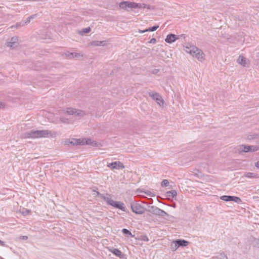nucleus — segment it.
I'll return each instance as SVG.
<instances>
[{"label":"nucleus","mask_w":259,"mask_h":259,"mask_svg":"<svg viewBox=\"0 0 259 259\" xmlns=\"http://www.w3.org/2000/svg\"><path fill=\"white\" fill-rule=\"evenodd\" d=\"M57 135L56 132L49 130H32L24 134V138H40L52 137Z\"/></svg>","instance_id":"nucleus-1"},{"label":"nucleus","mask_w":259,"mask_h":259,"mask_svg":"<svg viewBox=\"0 0 259 259\" xmlns=\"http://www.w3.org/2000/svg\"><path fill=\"white\" fill-rule=\"evenodd\" d=\"M97 194L99 196V197L103 199L106 202V203L111 205L116 208H119L120 210L126 211V207L124 206V204L123 202H121L120 201H115L112 199H111L109 197H106V196H104L103 194H100L99 192H97Z\"/></svg>","instance_id":"nucleus-2"},{"label":"nucleus","mask_w":259,"mask_h":259,"mask_svg":"<svg viewBox=\"0 0 259 259\" xmlns=\"http://www.w3.org/2000/svg\"><path fill=\"white\" fill-rule=\"evenodd\" d=\"M119 7L123 10H127V8L131 9H145L149 8V6L144 4L136 3L133 2L125 1L119 3Z\"/></svg>","instance_id":"nucleus-3"},{"label":"nucleus","mask_w":259,"mask_h":259,"mask_svg":"<svg viewBox=\"0 0 259 259\" xmlns=\"http://www.w3.org/2000/svg\"><path fill=\"white\" fill-rule=\"evenodd\" d=\"M148 211L155 215L161 217H166L168 215L165 211L159 208L156 206H149Z\"/></svg>","instance_id":"nucleus-4"},{"label":"nucleus","mask_w":259,"mask_h":259,"mask_svg":"<svg viewBox=\"0 0 259 259\" xmlns=\"http://www.w3.org/2000/svg\"><path fill=\"white\" fill-rule=\"evenodd\" d=\"M149 96L155 100L157 104L160 106H162L164 104V101L161 96L157 93L152 91L148 93Z\"/></svg>","instance_id":"nucleus-5"},{"label":"nucleus","mask_w":259,"mask_h":259,"mask_svg":"<svg viewBox=\"0 0 259 259\" xmlns=\"http://www.w3.org/2000/svg\"><path fill=\"white\" fill-rule=\"evenodd\" d=\"M131 206L133 212L136 214H141L145 212V208L139 203L133 202Z\"/></svg>","instance_id":"nucleus-6"},{"label":"nucleus","mask_w":259,"mask_h":259,"mask_svg":"<svg viewBox=\"0 0 259 259\" xmlns=\"http://www.w3.org/2000/svg\"><path fill=\"white\" fill-rule=\"evenodd\" d=\"M64 113L69 115H74L78 116H83L85 115L82 111L72 108H67Z\"/></svg>","instance_id":"nucleus-7"},{"label":"nucleus","mask_w":259,"mask_h":259,"mask_svg":"<svg viewBox=\"0 0 259 259\" xmlns=\"http://www.w3.org/2000/svg\"><path fill=\"white\" fill-rule=\"evenodd\" d=\"M107 167L111 169H120L124 168V166L120 161H115L107 164Z\"/></svg>","instance_id":"nucleus-8"},{"label":"nucleus","mask_w":259,"mask_h":259,"mask_svg":"<svg viewBox=\"0 0 259 259\" xmlns=\"http://www.w3.org/2000/svg\"><path fill=\"white\" fill-rule=\"evenodd\" d=\"M199 49L195 46H191L190 47H186L185 48V51L186 53L191 55L193 57H195L197 53L198 52L197 51H199Z\"/></svg>","instance_id":"nucleus-9"},{"label":"nucleus","mask_w":259,"mask_h":259,"mask_svg":"<svg viewBox=\"0 0 259 259\" xmlns=\"http://www.w3.org/2000/svg\"><path fill=\"white\" fill-rule=\"evenodd\" d=\"M18 37L14 36L11 38L10 41H8L6 45L8 47L14 49L18 45Z\"/></svg>","instance_id":"nucleus-10"},{"label":"nucleus","mask_w":259,"mask_h":259,"mask_svg":"<svg viewBox=\"0 0 259 259\" xmlns=\"http://www.w3.org/2000/svg\"><path fill=\"white\" fill-rule=\"evenodd\" d=\"M65 144L68 145H69V144L72 145H84V140H81L80 139H72L71 140H67L65 141Z\"/></svg>","instance_id":"nucleus-11"},{"label":"nucleus","mask_w":259,"mask_h":259,"mask_svg":"<svg viewBox=\"0 0 259 259\" xmlns=\"http://www.w3.org/2000/svg\"><path fill=\"white\" fill-rule=\"evenodd\" d=\"M237 62L243 67H248L249 64V60L241 55L238 57Z\"/></svg>","instance_id":"nucleus-12"},{"label":"nucleus","mask_w":259,"mask_h":259,"mask_svg":"<svg viewBox=\"0 0 259 259\" xmlns=\"http://www.w3.org/2000/svg\"><path fill=\"white\" fill-rule=\"evenodd\" d=\"M178 39L177 35L174 34H169L167 35L166 38L165 39V42L167 43L171 44L173 42H175L176 40Z\"/></svg>","instance_id":"nucleus-13"},{"label":"nucleus","mask_w":259,"mask_h":259,"mask_svg":"<svg viewBox=\"0 0 259 259\" xmlns=\"http://www.w3.org/2000/svg\"><path fill=\"white\" fill-rule=\"evenodd\" d=\"M195 58L199 61L203 62L205 60V54L201 50L198 51Z\"/></svg>","instance_id":"nucleus-14"},{"label":"nucleus","mask_w":259,"mask_h":259,"mask_svg":"<svg viewBox=\"0 0 259 259\" xmlns=\"http://www.w3.org/2000/svg\"><path fill=\"white\" fill-rule=\"evenodd\" d=\"M109 250L118 257H119L120 258L123 257V254L122 252L118 249L112 247L109 249Z\"/></svg>","instance_id":"nucleus-15"},{"label":"nucleus","mask_w":259,"mask_h":259,"mask_svg":"<svg viewBox=\"0 0 259 259\" xmlns=\"http://www.w3.org/2000/svg\"><path fill=\"white\" fill-rule=\"evenodd\" d=\"M35 17V15H32L29 17H28L26 21L22 23V24L20 23V24H17L15 26H12L11 27L12 28H13V27H16V28H18L19 26H24L25 25H26L27 24L29 23L30 22V20L32 19H33Z\"/></svg>","instance_id":"nucleus-16"},{"label":"nucleus","mask_w":259,"mask_h":259,"mask_svg":"<svg viewBox=\"0 0 259 259\" xmlns=\"http://www.w3.org/2000/svg\"><path fill=\"white\" fill-rule=\"evenodd\" d=\"M106 45V41L94 40L89 44L90 46H94L96 47L104 46Z\"/></svg>","instance_id":"nucleus-17"},{"label":"nucleus","mask_w":259,"mask_h":259,"mask_svg":"<svg viewBox=\"0 0 259 259\" xmlns=\"http://www.w3.org/2000/svg\"><path fill=\"white\" fill-rule=\"evenodd\" d=\"M245 153L248 152H254L256 151L258 149V147L257 146H248L245 145Z\"/></svg>","instance_id":"nucleus-18"},{"label":"nucleus","mask_w":259,"mask_h":259,"mask_svg":"<svg viewBox=\"0 0 259 259\" xmlns=\"http://www.w3.org/2000/svg\"><path fill=\"white\" fill-rule=\"evenodd\" d=\"M176 243L179 247L180 246H186L188 245L189 242L185 240L178 239L176 240Z\"/></svg>","instance_id":"nucleus-19"},{"label":"nucleus","mask_w":259,"mask_h":259,"mask_svg":"<svg viewBox=\"0 0 259 259\" xmlns=\"http://www.w3.org/2000/svg\"><path fill=\"white\" fill-rule=\"evenodd\" d=\"M242 177V178L246 177L247 178L253 179V178H256L257 177V175L255 173L250 172H244L243 176Z\"/></svg>","instance_id":"nucleus-20"},{"label":"nucleus","mask_w":259,"mask_h":259,"mask_svg":"<svg viewBox=\"0 0 259 259\" xmlns=\"http://www.w3.org/2000/svg\"><path fill=\"white\" fill-rule=\"evenodd\" d=\"M177 193L176 191H175V190H172L171 191H167V192H166V194H165L166 196L167 197H168V198H176L177 196Z\"/></svg>","instance_id":"nucleus-21"},{"label":"nucleus","mask_w":259,"mask_h":259,"mask_svg":"<svg viewBox=\"0 0 259 259\" xmlns=\"http://www.w3.org/2000/svg\"><path fill=\"white\" fill-rule=\"evenodd\" d=\"M83 55L82 53H69L68 55V57L69 58H79L83 57Z\"/></svg>","instance_id":"nucleus-22"},{"label":"nucleus","mask_w":259,"mask_h":259,"mask_svg":"<svg viewBox=\"0 0 259 259\" xmlns=\"http://www.w3.org/2000/svg\"><path fill=\"white\" fill-rule=\"evenodd\" d=\"M235 150H236V152H237L239 153H241L242 152L245 153V145H240L237 146L235 148Z\"/></svg>","instance_id":"nucleus-23"},{"label":"nucleus","mask_w":259,"mask_h":259,"mask_svg":"<svg viewBox=\"0 0 259 259\" xmlns=\"http://www.w3.org/2000/svg\"><path fill=\"white\" fill-rule=\"evenodd\" d=\"M220 199L225 201H230L232 200V196L223 195L220 197Z\"/></svg>","instance_id":"nucleus-24"},{"label":"nucleus","mask_w":259,"mask_h":259,"mask_svg":"<svg viewBox=\"0 0 259 259\" xmlns=\"http://www.w3.org/2000/svg\"><path fill=\"white\" fill-rule=\"evenodd\" d=\"M178 247L179 246L178 244L176 243V240L174 241L170 245V248L171 250L175 251L178 248Z\"/></svg>","instance_id":"nucleus-25"},{"label":"nucleus","mask_w":259,"mask_h":259,"mask_svg":"<svg viewBox=\"0 0 259 259\" xmlns=\"http://www.w3.org/2000/svg\"><path fill=\"white\" fill-rule=\"evenodd\" d=\"M59 120L61 122L63 123H69V120L68 119L64 117H59Z\"/></svg>","instance_id":"nucleus-26"},{"label":"nucleus","mask_w":259,"mask_h":259,"mask_svg":"<svg viewBox=\"0 0 259 259\" xmlns=\"http://www.w3.org/2000/svg\"><path fill=\"white\" fill-rule=\"evenodd\" d=\"M231 201H234L237 203H240L241 202V200L240 199V198L236 196H232V199Z\"/></svg>","instance_id":"nucleus-27"},{"label":"nucleus","mask_w":259,"mask_h":259,"mask_svg":"<svg viewBox=\"0 0 259 259\" xmlns=\"http://www.w3.org/2000/svg\"><path fill=\"white\" fill-rule=\"evenodd\" d=\"M252 243L254 246L259 247V239L254 238Z\"/></svg>","instance_id":"nucleus-28"},{"label":"nucleus","mask_w":259,"mask_h":259,"mask_svg":"<svg viewBox=\"0 0 259 259\" xmlns=\"http://www.w3.org/2000/svg\"><path fill=\"white\" fill-rule=\"evenodd\" d=\"M122 232L124 234L128 235L132 237H133V235H132V233L126 229H122Z\"/></svg>","instance_id":"nucleus-29"},{"label":"nucleus","mask_w":259,"mask_h":259,"mask_svg":"<svg viewBox=\"0 0 259 259\" xmlns=\"http://www.w3.org/2000/svg\"><path fill=\"white\" fill-rule=\"evenodd\" d=\"M169 185V182L167 180H163L161 184L162 187H166Z\"/></svg>","instance_id":"nucleus-30"},{"label":"nucleus","mask_w":259,"mask_h":259,"mask_svg":"<svg viewBox=\"0 0 259 259\" xmlns=\"http://www.w3.org/2000/svg\"><path fill=\"white\" fill-rule=\"evenodd\" d=\"M90 31H91L90 27H88V28L82 29L81 31L80 32V33L81 34H82V33H87L90 32Z\"/></svg>","instance_id":"nucleus-31"},{"label":"nucleus","mask_w":259,"mask_h":259,"mask_svg":"<svg viewBox=\"0 0 259 259\" xmlns=\"http://www.w3.org/2000/svg\"><path fill=\"white\" fill-rule=\"evenodd\" d=\"M159 27L158 25L154 26L152 27H150L148 29H147L148 31H155Z\"/></svg>","instance_id":"nucleus-32"},{"label":"nucleus","mask_w":259,"mask_h":259,"mask_svg":"<svg viewBox=\"0 0 259 259\" xmlns=\"http://www.w3.org/2000/svg\"><path fill=\"white\" fill-rule=\"evenodd\" d=\"M30 211L28 209H24L22 211V213L24 215H28V214H29Z\"/></svg>","instance_id":"nucleus-33"},{"label":"nucleus","mask_w":259,"mask_h":259,"mask_svg":"<svg viewBox=\"0 0 259 259\" xmlns=\"http://www.w3.org/2000/svg\"><path fill=\"white\" fill-rule=\"evenodd\" d=\"M141 239L144 241H148L149 240L148 237L146 235H142L141 236Z\"/></svg>","instance_id":"nucleus-34"},{"label":"nucleus","mask_w":259,"mask_h":259,"mask_svg":"<svg viewBox=\"0 0 259 259\" xmlns=\"http://www.w3.org/2000/svg\"><path fill=\"white\" fill-rule=\"evenodd\" d=\"M82 140H84V145L85 144L87 145H91L93 143L90 139H83Z\"/></svg>","instance_id":"nucleus-35"},{"label":"nucleus","mask_w":259,"mask_h":259,"mask_svg":"<svg viewBox=\"0 0 259 259\" xmlns=\"http://www.w3.org/2000/svg\"><path fill=\"white\" fill-rule=\"evenodd\" d=\"M156 42V40L154 38L151 39L149 41V42L151 44H155Z\"/></svg>","instance_id":"nucleus-36"},{"label":"nucleus","mask_w":259,"mask_h":259,"mask_svg":"<svg viewBox=\"0 0 259 259\" xmlns=\"http://www.w3.org/2000/svg\"><path fill=\"white\" fill-rule=\"evenodd\" d=\"M145 193L146 194H147V195H149V196H153V195L152 193V192H151L150 191H147V192H145Z\"/></svg>","instance_id":"nucleus-37"},{"label":"nucleus","mask_w":259,"mask_h":259,"mask_svg":"<svg viewBox=\"0 0 259 259\" xmlns=\"http://www.w3.org/2000/svg\"><path fill=\"white\" fill-rule=\"evenodd\" d=\"M139 32L140 33H144V32H148V30H147V29H145V30H139Z\"/></svg>","instance_id":"nucleus-38"},{"label":"nucleus","mask_w":259,"mask_h":259,"mask_svg":"<svg viewBox=\"0 0 259 259\" xmlns=\"http://www.w3.org/2000/svg\"><path fill=\"white\" fill-rule=\"evenodd\" d=\"M255 165L256 167L259 168V161L255 163Z\"/></svg>","instance_id":"nucleus-39"},{"label":"nucleus","mask_w":259,"mask_h":259,"mask_svg":"<svg viewBox=\"0 0 259 259\" xmlns=\"http://www.w3.org/2000/svg\"><path fill=\"white\" fill-rule=\"evenodd\" d=\"M0 245H2V246H4L5 245L4 242L1 241V240H0Z\"/></svg>","instance_id":"nucleus-40"},{"label":"nucleus","mask_w":259,"mask_h":259,"mask_svg":"<svg viewBox=\"0 0 259 259\" xmlns=\"http://www.w3.org/2000/svg\"><path fill=\"white\" fill-rule=\"evenodd\" d=\"M2 106V103L0 102V107Z\"/></svg>","instance_id":"nucleus-41"},{"label":"nucleus","mask_w":259,"mask_h":259,"mask_svg":"<svg viewBox=\"0 0 259 259\" xmlns=\"http://www.w3.org/2000/svg\"><path fill=\"white\" fill-rule=\"evenodd\" d=\"M23 237H25V238H27V236H23Z\"/></svg>","instance_id":"nucleus-42"}]
</instances>
